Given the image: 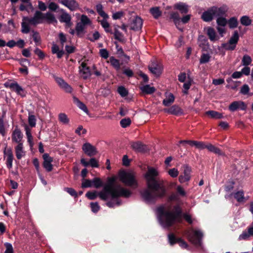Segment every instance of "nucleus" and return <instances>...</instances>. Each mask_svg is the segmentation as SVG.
Returning <instances> with one entry per match:
<instances>
[{
	"instance_id": "nucleus-1",
	"label": "nucleus",
	"mask_w": 253,
	"mask_h": 253,
	"mask_svg": "<svg viewBox=\"0 0 253 253\" xmlns=\"http://www.w3.org/2000/svg\"><path fill=\"white\" fill-rule=\"evenodd\" d=\"M114 178H109L107 183L104 186L103 190L99 193L96 191L88 192L85 195L90 200L95 199L97 195L99 198L107 201L106 205L109 208H114L121 204L120 197H129L131 192L119 184H115Z\"/></svg>"
},
{
	"instance_id": "nucleus-2",
	"label": "nucleus",
	"mask_w": 253,
	"mask_h": 253,
	"mask_svg": "<svg viewBox=\"0 0 253 253\" xmlns=\"http://www.w3.org/2000/svg\"><path fill=\"white\" fill-rule=\"evenodd\" d=\"M159 174L157 168L148 167L144 176L147 188L140 192L141 198L147 203H153L157 198H162L166 194L165 187L157 179Z\"/></svg>"
},
{
	"instance_id": "nucleus-3",
	"label": "nucleus",
	"mask_w": 253,
	"mask_h": 253,
	"mask_svg": "<svg viewBox=\"0 0 253 253\" xmlns=\"http://www.w3.org/2000/svg\"><path fill=\"white\" fill-rule=\"evenodd\" d=\"M181 210L178 205L172 207H161L157 209V217L160 224L164 228L168 227L181 219Z\"/></svg>"
},
{
	"instance_id": "nucleus-4",
	"label": "nucleus",
	"mask_w": 253,
	"mask_h": 253,
	"mask_svg": "<svg viewBox=\"0 0 253 253\" xmlns=\"http://www.w3.org/2000/svg\"><path fill=\"white\" fill-rule=\"evenodd\" d=\"M43 22V13L40 11L37 10L33 17H23L21 23V32L23 33L27 34L30 32V25L35 26L42 23Z\"/></svg>"
},
{
	"instance_id": "nucleus-5",
	"label": "nucleus",
	"mask_w": 253,
	"mask_h": 253,
	"mask_svg": "<svg viewBox=\"0 0 253 253\" xmlns=\"http://www.w3.org/2000/svg\"><path fill=\"white\" fill-rule=\"evenodd\" d=\"M227 10L226 7H212L203 13L202 18L204 21L209 22L214 17L223 15Z\"/></svg>"
},
{
	"instance_id": "nucleus-6",
	"label": "nucleus",
	"mask_w": 253,
	"mask_h": 253,
	"mask_svg": "<svg viewBox=\"0 0 253 253\" xmlns=\"http://www.w3.org/2000/svg\"><path fill=\"white\" fill-rule=\"evenodd\" d=\"M119 176L120 180L126 185L134 188L137 187V181L133 172L122 171L119 172Z\"/></svg>"
},
{
	"instance_id": "nucleus-7",
	"label": "nucleus",
	"mask_w": 253,
	"mask_h": 253,
	"mask_svg": "<svg viewBox=\"0 0 253 253\" xmlns=\"http://www.w3.org/2000/svg\"><path fill=\"white\" fill-rule=\"evenodd\" d=\"M188 238L190 242L196 247L201 246L202 232L199 230L192 229L187 232Z\"/></svg>"
},
{
	"instance_id": "nucleus-8",
	"label": "nucleus",
	"mask_w": 253,
	"mask_h": 253,
	"mask_svg": "<svg viewBox=\"0 0 253 253\" xmlns=\"http://www.w3.org/2000/svg\"><path fill=\"white\" fill-rule=\"evenodd\" d=\"M183 172L179 176V181L181 183H183L190 180L191 178V169L187 165L182 166Z\"/></svg>"
},
{
	"instance_id": "nucleus-9",
	"label": "nucleus",
	"mask_w": 253,
	"mask_h": 253,
	"mask_svg": "<svg viewBox=\"0 0 253 253\" xmlns=\"http://www.w3.org/2000/svg\"><path fill=\"white\" fill-rule=\"evenodd\" d=\"M168 239L170 245L177 243L182 248L186 249L188 247L187 244L185 241L180 238H176L172 233L168 235Z\"/></svg>"
},
{
	"instance_id": "nucleus-10",
	"label": "nucleus",
	"mask_w": 253,
	"mask_h": 253,
	"mask_svg": "<svg viewBox=\"0 0 253 253\" xmlns=\"http://www.w3.org/2000/svg\"><path fill=\"white\" fill-rule=\"evenodd\" d=\"M59 2L68 7L71 11L79 8V4L75 0H58Z\"/></svg>"
},
{
	"instance_id": "nucleus-11",
	"label": "nucleus",
	"mask_w": 253,
	"mask_h": 253,
	"mask_svg": "<svg viewBox=\"0 0 253 253\" xmlns=\"http://www.w3.org/2000/svg\"><path fill=\"white\" fill-rule=\"evenodd\" d=\"M54 79L58 85L68 93H71L72 91V88L62 78L58 77H55Z\"/></svg>"
},
{
	"instance_id": "nucleus-12",
	"label": "nucleus",
	"mask_w": 253,
	"mask_h": 253,
	"mask_svg": "<svg viewBox=\"0 0 253 253\" xmlns=\"http://www.w3.org/2000/svg\"><path fill=\"white\" fill-rule=\"evenodd\" d=\"M84 152L88 156L91 157L97 154L96 148L89 143H84L82 147Z\"/></svg>"
},
{
	"instance_id": "nucleus-13",
	"label": "nucleus",
	"mask_w": 253,
	"mask_h": 253,
	"mask_svg": "<svg viewBox=\"0 0 253 253\" xmlns=\"http://www.w3.org/2000/svg\"><path fill=\"white\" fill-rule=\"evenodd\" d=\"M149 69L153 74L156 76H159L162 72L163 67L161 64L152 63L149 65Z\"/></svg>"
},
{
	"instance_id": "nucleus-14",
	"label": "nucleus",
	"mask_w": 253,
	"mask_h": 253,
	"mask_svg": "<svg viewBox=\"0 0 253 253\" xmlns=\"http://www.w3.org/2000/svg\"><path fill=\"white\" fill-rule=\"evenodd\" d=\"M61 12L62 13L59 17L60 22L61 23H65L67 27H70L72 25L71 22V16L63 9H61Z\"/></svg>"
},
{
	"instance_id": "nucleus-15",
	"label": "nucleus",
	"mask_w": 253,
	"mask_h": 253,
	"mask_svg": "<svg viewBox=\"0 0 253 253\" xmlns=\"http://www.w3.org/2000/svg\"><path fill=\"white\" fill-rule=\"evenodd\" d=\"M246 107V105L243 101H234L229 105V109L231 112H234L238 109L245 110Z\"/></svg>"
},
{
	"instance_id": "nucleus-16",
	"label": "nucleus",
	"mask_w": 253,
	"mask_h": 253,
	"mask_svg": "<svg viewBox=\"0 0 253 253\" xmlns=\"http://www.w3.org/2000/svg\"><path fill=\"white\" fill-rule=\"evenodd\" d=\"M43 166L44 169L47 171H50L52 169V165L51 162H52V158L47 154H44L43 155Z\"/></svg>"
},
{
	"instance_id": "nucleus-17",
	"label": "nucleus",
	"mask_w": 253,
	"mask_h": 253,
	"mask_svg": "<svg viewBox=\"0 0 253 253\" xmlns=\"http://www.w3.org/2000/svg\"><path fill=\"white\" fill-rule=\"evenodd\" d=\"M80 72L81 76L84 79H86L90 77V72L89 68L86 66V64L84 62H82L80 67Z\"/></svg>"
},
{
	"instance_id": "nucleus-18",
	"label": "nucleus",
	"mask_w": 253,
	"mask_h": 253,
	"mask_svg": "<svg viewBox=\"0 0 253 253\" xmlns=\"http://www.w3.org/2000/svg\"><path fill=\"white\" fill-rule=\"evenodd\" d=\"M142 20L139 17H136L132 21L130 25V29L134 31L139 30L142 26Z\"/></svg>"
},
{
	"instance_id": "nucleus-19",
	"label": "nucleus",
	"mask_w": 253,
	"mask_h": 253,
	"mask_svg": "<svg viewBox=\"0 0 253 253\" xmlns=\"http://www.w3.org/2000/svg\"><path fill=\"white\" fill-rule=\"evenodd\" d=\"M9 88L12 90L15 91L18 94L21 96H25V92L24 89L20 86L17 83H12L9 84Z\"/></svg>"
},
{
	"instance_id": "nucleus-20",
	"label": "nucleus",
	"mask_w": 253,
	"mask_h": 253,
	"mask_svg": "<svg viewBox=\"0 0 253 253\" xmlns=\"http://www.w3.org/2000/svg\"><path fill=\"white\" fill-rule=\"evenodd\" d=\"M15 155L18 160H20L25 156V151L24 150L23 143L17 144L15 147Z\"/></svg>"
},
{
	"instance_id": "nucleus-21",
	"label": "nucleus",
	"mask_w": 253,
	"mask_h": 253,
	"mask_svg": "<svg viewBox=\"0 0 253 253\" xmlns=\"http://www.w3.org/2000/svg\"><path fill=\"white\" fill-rule=\"evenodd\" d=\"M189 6L185 3L179 2L174 5V8L178 10L181 14H186L188 12Z\"/></svg>"
},
{
	"instance_id": "nucleus-22",
	"label": "nucleus",
	"mask_w": 253,
	"mask_h": 253,
	"mask_svg": "<svg viewBox=\"0 0 253 253\" xmlns=\"http://www.w3.org/2000/svg\"><path fill=\"white\" fill-rule=\"evenodd\" d=\"M82 164L86 167L90 166L92 168H98L99 167L98 161L95 158H91L89 162H87L85 159L82 158L81 160Z\"/></svg>"
},
{
	"instance_id": "nucleus-23",
	"label": "nucleus",
	"mask_w": 253,
	"mask_h": 253,
	"mask_svg": "<svg viewBox=\"0 0 253 253\" xmlns=\"http://www.w3.org/2000/svg\"><path fill=\"white\" fill-rule=\"evenodd\" d=\"M164 111L166 113L175 115L181 114L182 113V110L180 107L175 105L172 106L169 108L165 109Z\"/></svg>"
},
{
	"instance_id": "nucleus-24",
	"label": "nucleus",
	"mask_w": 253,
	"mask_h": 253,
	"mask_svg": "<svg viewBox=\"0 0 253 253\" xmlns=\"http://www.w3.org/2000/svg\"><path fill=\"white\" fill-rule=\"evenodd\" d=\"M180 143H188L191 146H195L197 148L200 149H204V143L202 142L192 140H181Z\"/></svg>"
},
{
	"instance_id": "nucleus-25",
	"label": "nucleus",
	"mask_w": 253,
	"mask_h": 253,
	"mask_svg": "<svg viewBox=\"0 0 253 253\" xmlns=\"http://www.w3.org/2000/svg\"><path fill=\"white\" fill-rule=\"evenodd\" d=\"M43 19L44 21H45L48 23L56 24L57 23V20L54 14L50 12L43 13Z\"/></svg>"
},
{
	"instance_id": "nucleus-26",
	"label": "nucleus",
	"mask_w": 253,
	"mask_h": 253,
	"mask_svg": "<svg viewBox=\"0 0 253 253\" xmlns=\"http://www.w3.org/2000/svg\"><path fill=\"white\" fill-rule=\"evenodd\" d=\"M22 138V134L20 130L18 128H15L13 131L12 136V140L13 141L19 144L21 143V140Z\"/></svg>"
},
{
	"instance_id": "nucleus-27",
	"label": "nucleus",
	"mask_w": 253,
	"mask_h": 253,
	"mask_svg": "<svg viewBox=\"0 0 253 253\" xmlns=\"http://www.w3.org/2000/svg\"><path fill=\"white\" fill-rule=\"evenodd\" d=\"M5 155L6 157V165L7 168L10 169L12 168L13 155L11 150H7Z\"/></svg>"
},
{
	"instance_id": "nucleus-28",
	"label": "nucleus",
	"mask_w": 253,
	"mask_h": 253,
	"mask_svg": "<svg viewBox=\"0 0 253 253\" xmlns=\"http://www.w3.org/2000/svg\"><path fill=\"white\" fill-rule=\"evenodd\" d=\"M170 18L172 20L177 28L182 31V29L178 27L180 23V18L179 14L176 12H172L170 14Z\"/></svg>"
},
{
	"instance_id": "nucleus-29",
	"label": "nucleus",
	"mask_w": 253,
	"mask_h": 253,
	"mask_svg": "<svg viewBox=\"0 0 253 253\" xmlns=\"http://www.w3.org/2000/svg\"><path fill=\"white\" fill-rule=\"evenodd\" d=\"M131 147L134 150L137 152H143L146 149V146L140 142L132 143Z\"/></svg>"
},
{
	"instance_id": "nucleus-30",
	"label": "nucleus",
	"mask_w": 253,
	"mask_h": 253,
	"mask_svg": "<svg viewBox=\"0 0 253 253\" xmlns=\"http://www.w3.org/2000/svg\"><path fill=\"white\" fill-rule=\"evenodd\" d=\"M74 102L77 105V106L82 110H83L86 114H88V109L84 104L80 101L79 99L75 96L73 97Z\"/></svg>"
},
{
	"instance_id": "nucleus-31",
	"label": "nucleus",
	"mask_w": 253,
	"mask_h": 253,
	"mask_svg": "<svg viewBox=\"0 0 253 253\" xmlns=\"http://www.w3.org/2000/svg\"><path fill=\"white\" fill-rule=\"evenodd\" d=\"M174 101V96L172 93H169L163 100V104L165 106H170Z\"/></svg>"
},
{
	"instance_id": "nucleus-32",
	"label": "nucleus",
	"mask_w": 253,
	"mask_h": 253,
	"mask_svg": "<svg viewBox=\"0 0 253 253\" xmlns=\"http://www.w3.org/2000/svg\"><path fill=\"white\" fill-rule=\"evenodd\" d=\"M234 197L239 203L244 202L248 199L244 197V193L243 191H239L235 193Z\"/></svg>"
},
{
	"instance_id": "nucleus-33",
	"label": "nucleus",
	"mask_w": 253,
	"mask_h": 253,
	"mask_svg": "<svg viewBox=\"0 0 253 253\" xmlns=\"http://www.w3.org/2000/svg\"><path fill=\"white\" fill-rule=\"evenodd\" d=\"M140 89L143 93L146 94H152L155 91V88L154 87L150 86L149 84L140 87Z\"/></svg>"
},
{
	"instance_id": "nucleus-34",
	"label": "nucleus",
	"mask_w": 253,
	"mask_h": 253,
	"mask_svg": "<svg viewBox=\"0 0 253 253\" xmlns=\"http://www.w3.org/2000/svg\"><path fill=\"white\" fill-rule=\"evenodd\" d=\"M206 114L209 115L211 118L215 119H219L223 118L222 114L215 111H208L206 112Z\"/></svg>"
},
{
	"instance_id": "nucleus-35",
	"label": "nucleus",
	"mask_w": 253,
	"mask_h": 253,
	"mask_svg": "<svg viewBox=\"0 0 253 253\" xmlns=\"http://www.w3.org/2000/svg\"><path fill=\"white\" fill-rule=\"evenodd\" d=\"M204 146H205L204 149L207 148L210 151L213 152L215 154H218L219 155H221L222 154L219 149H218L217 147H215V146H214L213 145H212L211 144H209L208 145H205L204 144Z\"/></svg>"
},
{
	"instance_id": "nucleus-36",
	"label": "nucleus",
	"mask_w": 253,
	"mask_h": 253,
	"mask_svg": "<svg viewBox=\"0 0 253 253\" xmlns=\"http://www.w3.org/2000/svg\"><path fill=\"white\" fill-rule=\"evenodd\" d=\"M108 18H103V19L99 20V22L106 32L111 33V30L110 29V24L107 21Z\"/></svg>"
},
{
	"instance_id": "nucleus-37",
	"label": "nucleus",
	"mask_w": 253,
	"mask_h": 253,
	"mask_svg": "<svg viewBox=\"0 0 253 253\" xmlns=\"http://www.w3.org/2000/svg\"><path fill=\"white\" fill-rule=\"evenodd\" d=\"M207 33L211 41H214L217 40L215 32L212 28H208Z\"/></svg>"
},
{
	"instance_id": "nucleus-38",
	"label": "nucleus",
	"mask_w": 253,
	"mask_h": 253,
	"mask_svg": "<svg viewBox=\"0 0 253 253\" xmlns=\"http://www.w3.org/2000/svg\"><path fill=\"white\" fill-rule=\"evenodd\" d=\"M150 12L155 19L158 18L162 14V12L158 7L151 8L150 9Z\"/></svg>"
},
{
	"instance_id": "nucleus-39",
	"label": "nucleus",
	"mask_w": 253,
	"mask_h": 253,
	"mask_svg": "<svg viewBox=\"0 0 253 253\" xmlns=\"http://www.w3.org/2000/svg\"><path fill=\"white\" fill-rule=\"evenodd\" d=\"M252 61V59L251 57L249 55L246 54L243 57L242 59V64L243 66H248L251 64Z\"/></svg>"
},
{
	"instance_id": "nucleus-40",
	"label": "nucleus",
	"mask_w": 253,
	"mask_h": 253,
	"mask_svg": "<svg viewBox=\"0 0 253 253\" xmlns=\"http://www.w3.org/2000/svg\"><path fill=\"white\" fill-rule=\"evenodd\" d=\"M96 10L98 14L102 18H109L108 14H107L103 9V6L101 4H98L96 5Z\"/></svg>"
},
{
	"instance_id": "nucleus-41",
	"label": "nucleus",
	"mask_w": 253,
	"mask_h": 253,
	"mask_svg": "<svg viewBox=\"0 0 253 253\" xmlns=\"http://www.w3.org/2000/svg\"><path fill=\"white\" fill-rule=\"evenodd\" d=\"M110 62L111 64L117 70H119L120 68V64L119 61L112 56L110 58Z\"/></svg>"
},
{
	"instance_id": "nucleus-42",
	"label": "nucleus",
	"mask_w": 253,
	"mask_h": 253,
	"mask_svg": "<svg viewBox=\"0 0 253 253\" xmlns=\"http://www.w3.org/2000/svg\"><path fill=\"white\" fill-rule=\"evenodd\" d=\"M239 37L238 32L237 31H234L233 35L230 38L229 41L230 42L231 44L233 43L236 45V44L238 42V41L239 40Z\"/></svg>"
},
{
	"instance_id": "nucleus-43",
	"label": "nucleus",
	"mask_w": 253,
	"mask_h": 253,
	"mask_svg": "<svg viewBox=\"0 0 253 253\" xmlns=\"http://www.w3.org/2000/svg\"><path fill=\"white\" fill-rule=\"evenodd\" d=\"M92 186L96 188H99L103 185V182L100 178L95 177L92 180Z\"/></svg>"
},
{
	"instance_id": "nucleus-44",
	"label": "nucleus",
	"mask_w": 253,
	"mask_h": 253,
	"mask_svg": "<svg viewBox=\"0 0 253 253\" xmlns=\"http://www.w3.org/2000/svg\"><path fill=\"white\" fill-rule=\"evenodd\" d=\"M58 117L59 121L62 124L66 125L69 123V120L65 113L59 114Z\"/></svg>"
},
{
	"instance_id": "nucleus-45",
	"label": "nucleus",
	"mask_w": 253,
	"mask_h": 253,
	"mask_svg": "<svg viewBox=\"0 0 253 253\" xmlns=\"http://www.w3.org/2000/svg\"><path fill=\"white\" fill-rule=\"evenodd\" d=\"M240 21L242 25L246 26H249L252 23L251 19H250V18L247 16H242L241 18Z\"/></svg>"
},
{
	"instance_id": "nucleus-46",
	"label": "nucleus",
	"mask_w": 253,
	"mask_h": 253,
	"mask_svg": "<svg viewBox=\"0 0 253 253\" xmlns=\"http://www.w3.org/2000/svg\"><path fill=\"white\" fill-rule=\"evenodd\" d=\"M228 23L230 28H235L238 25L237 19L235 17H232L229 20Z\"/></svg>"
},
{
	"instance_id": "nucleus-47",
	"label": "nucleus",
	"mask_w": 253,
	"mask_h": 253,
	"mask_svg": "<svg viewBox=\"0 0 253 253\" xmlns=\"http://www.w3.org/2000/svg\"><path fill=\"white\" fill-rule=\"evenodd\" d=\"M251 236L249 231H244L239 236L238 240H247L249 239Z\"/></svg>"
},
{
	"instance_id": "nucleus-48",
	"label": "nucleus",
	"mask_w": 253,
	"mask_h": 253,
	"mask_svg": "<svg viewBox=\"0 0 253 253\" xmlns=\"http://www.w3.org/2000/svg\"><path fill=\"white\" fill-rule=\"evenodd\" d=\"M221 16L216 17H217L216 20L217 26L225 27L227 23V21L225 18L221 17Z\"/></svg>"
},
{
	"instance_id": "nucleus-49",
	"label": "nucleus",
	"mask_w": 253,
	"mask_h": 253,
	"mask_svg": "<svg viewBox=\"0 0 253 253\" xmlns=\"http://www.w3.org/2000/svg\"><path fill=\"white\" fill-rule=\"evenodd\" d=\"M85 26L81 22H79L77 24L76 27V30L78 35H80L83 33L84 29H85Z\"/></svg>"
},
{
	"instance_id": "nucleus-50",
	"label": "nucleus",
	"mask_w": 253,
	"mask_h": 253,
	"mask_svg": "<svg viewBox=\"0 0 253 253\" xmlns=\"http://www.w3.org/2000/svg\"><path fill=\"white\" fill-rule=\"evenodd\" d=\"M211 56L209 54L204 53L203 54L200 59V64H204L208 63L210 59Z\"/></svg>"
},
{
	"instance_id": "nucleus-51",
	"label": "nucleus",
	"mask_w": 253,
	"mask_h": 253,
	"mask_svg": "<svg viewBox=\"0 0 253 253\" xmlns=\"http://www.w3.org/2000/svg\"><path fill=\"white\" fill-rule=\"evenodd\" d=\"M28 123L30 126H35L36 125V119L34 115L29 114L28 116Z\"/></svg>"
},
{
	"instance_id": "nucleus-52",
	"label": "nucleus",
	"mask_w": 253,
	"mask_h": 253,
	"mask_svg": "<svg viewBox=\"0 0 253 253\" xmlns=\"http://www.w3.org/2000/svg\"><path fill=\"white\" fill-rule=\"evenodd\" d=\"M25 129L26 131V134L28 139V141L30 144H31L33 141V137L31 133V129L27 126H25Z\"/></svg>"
},
{
	"instance_id": "nucleus-53",
	"label": "nucleus",
	"mask_w": 253,
	"mask_h": 253,
	"mask_svg": "<svg viewBox=\"0 0 253 253\" xmlns=\"http://www.w3.org/2000/svg\"><path fill=\"white\" fill-rule=\"evenodd\" d=\"M118 92L123 97L126 96L128 94L127 90L123 86H121L118 87Z\"/></svg>"
},
{
	"instance_id": "nucleus-54",
	"label": "nucleus",
	"mask_w": 253,
	"mask_h": 253,
	"mask_svg": "<svg viewBox=\"0 0 253 253\" xmlns=\"http://www.w3.org/2000/svg\"><path fill=\"white\" fill-rule=\"evenodd\" d=\"M236 45L231 44L229 41L227 43L222 44V47L226 50H233L236 48Z\"/></svg>"
},
{
	"instance_id": "nucleus-55",
	"label": "nucleus",
	"mask_w": 253,
	"mask_h": 253,
	"mask_svg": "<svg viewBox=\"0 0 253 253\" xmlns=\"http://www.w3.org/2000/svg\"><path fill=\"white\" fill-rule=\"evenodd\" d=\"M168 173L171 177L175 178L178 176L179 171L177 169L172 168L169 169Z\"/></svg>"
},
{
	"instance_id": "nucleus-56",
	"label": "nucleus",
	"mask_w": 253,
	"mask_h": 253,
	"mask_svg": "<svg viewBox=\"0 0 253 253\" xmlns=\"http://www.w3.org/2000/svg\"><path fill=\"white\" fill-rule=\"evenodd\" d=\"M131 120L129 118H125L120 121V124L122 127L125 128L130 125Z\"/></svg>"
},
{
	"instance_id": "nucleus-57",
	"label": "nucleus",
	"mask_w": 253,
	"mask_h": 253,
	"mask_svg": "<svg viewBox=\"0 0 253 253\" xmlns=\"http://www.w3.org/2000/svg\"><path fill=\"white\" fill-rule=\"evenodd\" d=\"M32 38L34 40V41L36 44L39 43L41 42V38L39 34L34 31H32Z\"/></svg>"
},
{
	"instance_id": "nucleus-58",
	"label": "nucleus",
	"mask_w": 253,
	"mask_h": 253,
	"mask_svg": "<svg viewBox=\"0 0 253 253\" xmlns=\"http://www.w3.org/2000/svg\"><path fill=\"white\" fill-rule=\"evenodd\" d=\"M191 85V82L190 81H187L183 84V92L184 94H187L188 93V90L190 88Z\"/></svg>"
},
{
	"instance_id": "nucleus-59",
	"label": "nucleus",
	"mask_w": 253,
	"mask_h": 253,
	"mask_svg": "<svg viewBox=\"0 0 253 253\" xmlns=\"http://www.w3.org/2000/svg\"><path fill=\"white\" fill-rule=\"evenodd\" d=\"M0 134L4 136L5 134V128L4 124V121L2 118L0 117Z\"/></svg>"
},
{
	"instance_id": "nucleus-60",
	"label": "nucleus",
	"mask_w": 253,
	"mask_h": 253,
	"mask_svg": "<svg viewBox=\"0 0 253 253\" xmlns=\"http://www.w3.org/2000/svg\"><path fill=\"white\" fill-rule=\"evenodd\" d=\"M80 22L83 23L85 26L88 25H90L91 23V21L89 20V19L86 15H83L82 16Z\"/></svg>"
},
{
	"instance_id": "nucleus-61",
	"label": "nucleus",
	"mask_w": 253,
	"mask_h": 253,
	"mask_svg": "<svg viewBox=\"0 0 253 253\" xmlns=\"http://www.w3.org/2000/svg\"><path fill=\"white\" fill-rule=\"evenodd\" d=\"M92 186V180L84 179L82 184L83 188L91 187Z\"/></svg>"
},
{
	"instance_id": "nucleus-62",
	"label": "nucleus",
	"mask_w": 253,
	"mask_h": 253,
	"mask_svg": "<svg viewBox=\"0 0 253 253\" xmlns=\"http://www.w3.org/2000/svg\"><path fill=\"white\" fill-rule=\"evenodd\" d=\"M176 191L177 193L182 197H185L186 195V193L185 191L183 188L180 185H178L177 186L176 188Z\"/></svg>"
},
{
	"instance_id": "nucleus-63",
	"label": "nucleus",
	"mask_w": 253,
	"mask_h": 253,
	"mask_svg": "<svg viewBox=\"0 0 253 253\" xmlns=\"http://www.w3.org/2000/svg\"><path fill=\"white\" fill-rule=\"evenodd\" d=\"M4 246L6 248L4 253H13V249L10 243H5Z\"/></svg>"
},
{
	"instance_id": "nucleus-64",
	"label": "nucleus",
	"mask_w": 253,
	"mask_h": 253,
	"mask_svg": "<svg viewBox=\"0 0 253 253\" xmlns=\"http://www.w3.org/2000/svg\"><path fill=\"white\" fill-rule=\"evenodd\" d=\"M90 207H91L92 211L93 212H97L100 209V207L97 202L91 203H90Z\"/></svg>"
}]
</instances>
